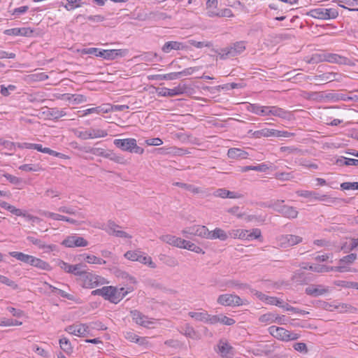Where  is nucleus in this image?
Returning <instances> with one entry per match:
<instances>
[{"label":"nucleus","mask_w":358,"mask_h":358,"mask_svg":"<svg viewBox=\"0 0 358 358\" xmlns=\"http://www.w3.org/2000/svg\"><path fill=\"white\" fill-rule=\"evenodd\" d=\"M245 50V41H238L222 48L218 55L221 59H227L241 54Z\"/></svg>","instance_id":"1"},{"label":"nucleus","mask_w":358,"mask_h":358,"mask_svg":"<svg viewBox=\"0 0 358 358\" xmlns=\"http://www.w3.org/2000/svg\"><path fill=\"white\" fill-rule=\"evenodd\" d=\"M114 145L122 151L140 155L143 154L144 152V149L137 145L135 138L115 139L114 141Z\"/></svg>","instance_id":"2"},{"label":"nucleus","mask_w":358,"mask_h":358,"mask_svg":"<svg viewBox=\"0 0 358 358\" xmlns=\"http://www.w3.org/2000/svg\"><path fill=\"white\" fill-rule=\"evenodd\" d=\"M268 332L275 338L282 341H295L299 338V334L291 332L282 327L271 326L268 328Z\"/></svg>","instance_id":"3"},{"label":"nucleus","mask_w":358,"mask_h":358,"mask_svg":"<svg viewBox=\"0 0 358 358\" xmlns=\"http://www.w3.org/2000/svg\"><path fill=\"white\" fill-rule=\"evenodd\" d=\"M307 15L320 20H331L335 19L338 15V12L336 8H317L311 9L307 13Z\"/></svg>","instance_id":"4"},{"label":"nucleus","mask_w":358,"mask_h":358,"mask_svg":"<svg viewBox=\"0 0 358 358\" xmlns=\"http://www.w3.org/2000/svg\"><path fill=\"white\" fill-rule=\"evenodd\" d=\"M83 281V286L87 288H93L104 283V278L90 272L83 271L80 275Z\"/></svg>","instance_id":"5"},{"label":"nucleus","mask_w":358,"mask_h":358,"mask_svg":"<svg viewBox=\"0 0 358 358\" xmlns=\"http://www.w3.org/2000/svg\"><path fill=\"white\" fill-rule=\"evenodd\" d=\"M217 302L224 306H239L244 304L243 300L238 295L224 294L218 296Z\"/></svg>","instance_id":"6"},{"label":"nucleus","mask_w":358,"mask_h":358,"mask_svg":"<svg viewBox=\"0 0 358 358\" xmlns=\"http://www.w3.org/2000/svg\"><path fill=\"white\" fill-rule=\"evenodd\" d=\"M124 257L131 261H137L144 264H148L152 268L156 267V264L152 261L151 257L143 255L141 251H127L124 254Z\"/></svg>","instance_id":"7"},{"label":"nucleus","mask_w":358,"mask_h":358,"mask_svg":"<svg viewBox=\"0 0 358 358\" xmlns=\"http://www.w3.org/2000/svg\"><path fill=\"white\" fill-rule=\"evenodd\" d=\"M182 234L187 238H189L190 236H196L205 238L209 234V230L203 225H194L185 228L182 231Z\"/></svg>","instance_id":"8"},{"label":"nucleus","mask_w":358,"mask_h":358,"mask_svg":"<svg viewBox=\"0 0 358 358\" xmlns=\"http://www.w3.org/2000/svg\"><path fill=\"white\" fill-rule=\"evenodd\" d=\"M20 147L27 149H34L38 150V152L46 153L50 155L57 157L62 159L68 158L66 155L60 152H57L53 150H51L49 148H43L42 145L41 144L24 143L22 145H21Z\"/></svg>","instance_id":"9"},{"label":"nucleus","mask_w":358,"mask_h":358,"mask_svg":"<svg viewBox=\"0 0 358 358\" xmlns=\"http://www.w3.org/2000/svg\"><path fill=\"white\" fill-rule=\"evenodd\" d=\"M189 87L186 84H179L177 87L173 89H169L166 87L161 88L158 94L162 96H175L183 94L187 92Z\"/></svg>","instance_id":"10"},{"label":"nucleus","mask_w":358,"mask_h":358,"mask_svg":"<svg viewBox=\"0 0 358 358\" xmlns=\"http://www.w3.org/2000/svg\"><path fill=\"white\" fill-rule=\"evenodd\" d=\"M302 241L303 238L301 236L292 234L281 235L278 238L279 245L284 248L297 245L301 243Z\"/></svg>","instance_id":"11"},{"label":"nucleus","mask_w":358,"mask_h":358,"mask_svg":"<svg viewBox=\"0 0 358 358\" xmlns=\"http://www.w3.org/2000/svg\"><path fill=\"white\" fill-rule=\"evenodd\" d=\"M62 245L67 248H79L88 245V241L84 238L76 234L67 236L63 241Z\"/></svg>","instance_id":"12"},{"label":"nucleus","mask_w":358,"mask_h":358,"mask_svg":"<svg viewBox=\"0 0 358 358\" xmlns=\"http://www.w3.org/2000/svg\"><path fill=\"white\" fill-rule=\"evenodd\" d=\"M129 53L127 49H117V50H102L99 52L97 57H102L108 60H113L117 57H125Z\"/></svg>","instance_id":"13"},{"label":"nucleus","mask_w":358,"mask_h":358,"mask_svg":"<svg viewBox=\"0 0 358 358\" xmlns=\"http://www.w3.org/2000/svg\"><path fill=\"white\" fill-rule=\"evenodd\" d=\"M341 74L338 73H334V72H327L324 73L320 75H315L313 76H307L305 78V80H313L315 81H321L324 83H329L331 81H340L341 79Z\"/></svg>","instance_id":"14"},{"label":"nucleus","mask_w":358,"mask_h":358,"mask_svg":"<svg viewBox=\"0 0 358 358\" xmlns=\"http://www.w3.org/2000/svg\"><path fill=\"white\" fill-rule=\"evenodd\" d=\"M65 331L80 337H85L90 333L88 325L82 323L69 325L65 328Z\"/></svg>","instance_id":"15"},{"label":"nucleus","mask_w":358,"mask_h":358,"mask_svg":"<svg viewBox=\"0 0 358 358\" xmlns=\"http://www.w3.org/2000/svg\"><path fill=\"white\" fill-rule=\"evenodd\" d=\"M298 195L305 198H313L320 201H325L328 203H333L336 201V199L330 197L325 194H320L317 192L313 191H300L297 192Z\"/></svg>","instance_id":"16"},{"label":"nucleus","mask_w":358,"mask_h":358,"mask_svg":"<svg viewBox=\"0 0 358 358\" xmlns=\"http://www.w3.org/2000/svg\"><path fill=\"white\" fill-rule=\"evenodd\" d=\"M57 266L62 270L65 271L66 273H73L76 275H81L83 273L82 268L84 266L81 264L71 265L68 263L59 259L57 262Z\"/></svg>","instance_id":"17"},{"label":"nucleus","mask_w":358,"mask_h":358,"mask_svg":"<svg viewBox=\"0 0 358 358\" xmlns=\"http://www.w3.org/2000/svg\"><path fill=\"white\" fill-rule=\"evenodd\" d=\"M105 294H103V299L109 301L110 302L117 304L120 301V297L117 294V288L113 286H105Z\"/></svg>","instance_id":"18"},{"label":"nucleus","mask_w":358,"mask_h":358,"mask_svg":"<svg viewBox=\"0 0 358 358\" xmlns=\"http://www.w3.org/2000/svg\"><path fill=\"white\" fill-rule=\"evenodd\" d=\"M130 313L133 320L139 325L145 327H149V325L152 324V322L149 320L148 316L144 315L137 310H131Z\"/></svg>","instance_id":"19"},{"label":"nucleus","mask_w":358,"mask_h":358,"mask_svg":"<svg viewBox=\"0 0 358 358\" xmlns=\"http://www.w3.org/2000/svg\"><path fill=\"white\" fill-rule=\"evenodd\" d=\"M325 62L338 64L348 65L350 62V59L335 53H324Z\"/></svg>","instance_id":"20"},{"label":"nucleus","mask_w":358,"mask_h":358,"mask_svg":"<svg viewBox=\"0 0 358 358\" xmlns=\"http://www.w3.org/2000/svg\"><path fill=\"white\" fill-rule=\"evenodd\" d=\"M187 48L186 45L181 42L171 41L164 44L162 50L164 53H169L171 50H187Z\"/></svg>","instance_id":"21"},{"label":"nucleus","mask_w":358,"mask_h":358,"mask_svg":"<svg viewBox=\"0 0 358 358\" xmlns=\"http://www.w3.org/2000/svg\"><path fill=\"white\" fill-rule=\"evenodd\" d=\"M33 32L34 31L29 27H22L6 29L3 34L8 36H30Z\"/></svg>","instance_id":"22"},{"label":"nucleus","mask_w":358,"mask_h":358,"mask_svg":"<svg viewBox=\"0 0 358 358\" xmlns=\"http://www.w3.org/2000/svg\"><path fill=\"white\" fill-rule=\"evenodd\" d=\"M275 350L274 345H259L252 350V354L255 356H268Z\"/></svg>","instance_id":"23"},{"label":"nucleus","mask_w":358,"mask_h":358,"mask_svg":"<svg viewBox=\"0 0 358 358\" xmlns=\"http://www.w3.org/2000/svg\"><path fill=\"white\" fill-rule=\"evenodd\" d=\"M43 114L48 119L57 120L65 116L66 113L64 110H59L57 108H47L43 112Z\"/></svg>","instance_id":"24"},{"label":"nucleus","mask_w":358,"mask_h":358,"mask_svg":"<svg viewBox=\"0 0 358 358\" xmlns=\"http://www.w3.org/2000/svg\"><path fill=\"white\" fill-rule=\"evenodd\" d=\"M305 292L308 295L316 297L327 293L328 289L324 288L321 285L317 286L311 285L306 288Z\"/></svg>","instance_id":"25"},{"label":"nucleus","mask_w":358,"mask_h":358,"mask_svg":"<svg viewBox=\"0 0 358 358\" xmlns=\"http://www.w3.org/2000/svg\"><path fill=\"white\" fill-rule=\"evenodd\" d=\"M210 324H215L217 323H222L225 325L231 326L235 324L236 321L231 317H228L222 314L212 315L210 319Z\"/></svg>","instance_id":"26"},{"label":"nucleus","mask_w":358,"mask_h":358,"mask_svg":"<svg viewBox=\"0 0 358 358\" xmlns=\"http://www.w3.org/2000/svg\"><path fill=\"white\" fill-rule=\"evenodd\" d=\"M229 236L227 232L220 229L215 228L213 231H209V234H208L205 238L207 239H220V241H226L228 238Z\"/></svg>","instance_id":"27"},{"label":"nucleus","mask_w":358,"mask_h":358,"mask_svg":"<svg viewBox=\"0 0 358 358\" xmlns=\"http://www.w3.org/2000/svg\"><path fill=\"white\" fill-rule=\"evenodd\" d=\"M189 315L196 321L210 324L211 315L206 311L203 312H189Z\"/></svg>","instance_id":"28"},{"label":"nucleus","mask_w":358,"mask_h":358,"mask_svg":"<svg viewBox=\"0 0 358 358\" xmlns=\"http://www.w3.org/2000/svg\"><path fill=\"white\" fill-rule=\"evenodd\" d=\"M219 352L222 357L231 358L233 355V348L227 343L220 342L218 345Z\"/></svg>","instance_id":"29"},{"label":"nucleus","mask_w":358,"mask_h":358,"mask_svg":"<svg viewBox=\"0 0 358 358\" xmlns=\"http://www.w3.org/2000/svg\"><path fill=\"white\" fill-rule=\"evenodd\" d=\"M227 156L231 159H247L248 153L240 148H232L228 150Z\"/></svg>","instance_id":"30"},{"label":"nucleus","mask_w":358,"mask_h":358,"mask_svg":"<svg viewBox=\"0 0 358 358\" xmlns=\"http://www.w3.org/2000/svg\"><path fill=\"white\" fill-rule=\"evenodd\" d=\"M331 307H334V309L338 310L341 313H357L358 310L357 308L351 306L348 303H338L337 305H330Z\"/></svg>","instance_id":"31"},{"label":"nucleus","mask_w":358,"mask_h":358,"mask_svg":"<svg viewBox=\"0 0 358 358\" xmlns=\"http://www.w3.org/2000/svg\"><path fill=\"white\" fill-rule=\"evenodd\" d=\"M29 264L45 271L51 270V266L48 262L34 256L31 257Z\"/></svg>","instance_id":"32"},{"label":"nucleus","mask_w":358,"mask_h":358,"mask_svg":"<svg viewBox=\"0 0 358 358\" xmlns=\"http://www.w3.org/2000/svg\"><path fill=\"white\" fill-rule=\"evenodd\" d=\"M173 185L185 189L194 194L205 193V191L203 189H201L200 187H195L191 184L176 182L173 183Z\"/></svg>","instance_id":"33"},{"label":"nucleus","mask_w":358,"mask_h":358,"mask_svg":"<svg viewBox=\"0 0 358 358\" xmlns=\"http://www.w3.org/2000/svg\"><path fill=\"white\" fill-rule=\"evenodd\" d=\"M283 217L288 219H294L298 216V211L296 208L285 205L280 213Z\"/></svg>","instance_id":"34"},{"label":"nucleus","mask_w":358,"mask_h":358,"mask_svg":"<svg viewBox=\"0 0 358 358\" xmlns=\"http://www.w3.org/2000/svg\"><path fill=\"white\" fill-rule=\"evenodd\" d=\"M271 115L278 117L282 119H289L290 115L289 113L284 110L283 108L278 106H271Z\"/></svg>","instance_id":"35"},{"label":"nucleus","mask_w":358,"mask_h":358,"mask_svg":"<svg viewBox=\"0 0 358 358\" xmlns=\"http://www.w3.org/2000/svg\"><path fill=\"white\" fill-rule=\"evenodd\" d=\"M126 339L131 342L138 343L139 345H144L145 343V338H140L133 331H127L124 334Z\"/></svg>","instance_id":"36"},{"label":"nucleus","mask_w":358,"mask_h":358,"mask_svg":"<svg viewBox=\"0 0 358 358\" xmlns=\"http://www.w3.org/2000/svg\"><path fill=\"white\" fill-rule=\"evenodd\" d=\"M336 164L338 166H358V159L341 157L336 160Z\"/></svg>","instance_id":"37"},{"label":"nucleus","mask_w":358,"mask_h":358,"mask_svg":"<svg viewBox=\"0 0 358 358\" xmlns=\"http://www.w3.org/2000/svg\"><path fill=\"white\" fill-rule=\"evenodd\" d=\"M274 134H277L275 131V129H263L261 130L255 131L253 132L252 135L255 138H261L264 137H269L274 136Z\"/></svg>","instance_id":"38"},{"label":"nucleus","mask_w":358,"mask_h":358,"mask_svg":"<svg viewBox=\"0 0 358 358\" xmlns=\"http://www.w3.org/2000/svg\"><path fill=\"white\" fill-rule=\"evenodd\" d=\"M88 134H89L90 139L105 137L108 135V133L106 131L100 129H95V128L89 129Z\"/></svg>","instance_id":"39"},{"label":"nucleus","mask_w":358,"mask_h":358,"mask_svg":"<svg viewBox=\"0 0 358 358\" xmlns=\"http://www.w3.org/2000/svg\"><path fill=\"white\" fill-rule=\"evenodd\" d=\"M59 343L61 349L66 354L70 355L73 352V348L68 338L63 337L59 339Z\"/></svg>","instance_id":"40"},{"label":"nucleus","mask_w":358,"mask_h":358,"mask_svg":"<svg viewBox=\"0 0 358 358\" xmlns=\"http://www.w3.org/2000/svg\"><path fill=\"white\" fill-rule=\"evenodd\" d=\"M9 255L17 259L19 261H21L24 263L29 264V260L31 259V255L24 254L21 252H10Z\"/></svg>","instance_id":"41"},{"label":"nucleus","mask_w":358,"mask_h":358,"mask_svg":"<svg viewBox=\"0 0 358 358\" xmlns=\"http://www.w3.org/2000/svg\"><path fill=\"white\" fill-rule=\"evenodd\" d=\"M106 158L121 164H124L126 163V160L122 156L116 155L112 150L107 151Z\"/></svg>","instance_id":"42"},{"label":"nucleus","mask_w":358,"mask_h":358,"mask_svg":"<svg viewBox=\"0 0 358 358\" xmlns=\"http://www.w3.org/2000/svg\"><path fill=\"white\" fill-rule=\"evenodd\" d=\"M82 256L84 257L85 261L89 264H105L106 263L104 259L94 255H83Z\"/></svg>","instance_id":"43"},{"label":"nucleus","mask_w":358,"mask_h":358,"mask_svg":"<svg viewBox=\"0 0 358 358\" xmlns=\"http://www.w3.org/2000/svg\"><path fill=\"white\" fill-rule=\"evenodd\" d=\"M153 79L157 80H173L178 78V72H172L164 75H155L152 76Z\"/></svg>","instance_id":"44"},{"label":"nucleus","mask_w":358,"mask_h":358,"mask_svg":"<svg viewBox=\"0 0 358 358\" xmlns=\"http://www.w3.org/2000/svg\"><path fill=\"white\" fill-rule=\"evenodd\" d=\"M208 15L209 17H231L232 16V11L229 8H224L220 12H215L214 10H208Z\"/></svg>","instance_id":"45"},{"label":"nucleus","mask_w":358,"mask_h":358,"mask_svg":"<svg viewBox=\"0 0 358 358\" xmlns=\"http://www.w3.org/2000/svg\"><path fill=\"white\" fill-rule=\"evenodd\" d=\"M276 320V314L273 313H268L261 315L259 321L262 323H273Z\"/></svg>","instance_id":"46"},{"label":"nucleus","mask_w":358,"mask_h":358,"mask_svg":"<svg viewBox=\"0 0 358 358\" xmlns=\"http://www.w3.org/2000/svg\"><path fill=\"white\" fill-rule=\"evenodd\" d=\"M289 30V29H286L285 31L277 34L274 38L275 40L277 42L291 40L292 38H294V36L288 32Z\"/></svg>","instance_id":"47"},{"label":"nucleus","mask_w":358,"mask_h":358,"mask_svg":"<svg viewBox=\"0 0 358 358\" xmlns=\"http://www.w3.org/2000/svg\"><path fill=\"white\" fill-rule=\"evenodd\" d=\"M325 55L324 53L321 54H313L309 59L306 60V62L308 64H318L320 62H325Z\"/></svg>","instance_id":"48"},{"label":"nucleus","mask_w":358,"mask_h":358,"mask_svg":"<svg viewBox=\"0 0 358 358\" xmlns=\"http://www.w3.org/2000/svg\"><path fill=\"white\" fill-rule=\"evenodd\" d=\"M160 259L162 261H163V262L166 265L171 266V267H175V266H178V264H179L178 260L175 257H173L162 255L160 257Z\"/></svg>","instance_id":"49"},{"label":"nucleus","mask_w":358,"mask_h":358,"mask_svg":"<svg viewBox=\"0 0 358 358\" xmlns=\"http://www.w3.org/2000/svg\"><path fill=\"white\" fill-rule=\"evenodd\" d=\"M183 248L187 249L190 251H192V252H194L196 253H199H199H201V254L205 253V252L203 250V249L201 248H200L199 246H197L196 245H195L194 243H193L189 241H186L185 245V246H183Z\"/></svg>","instance_id":"50"},{"label":"nucleus","mask_w":358,"mask_h":358,"mask_svg":"<svg viewBox=\"0 0 358 358\" xmlns=\"http://www.w3.org/2000/svg\"><path fill=\"white\" fill-rule=\"evenodd\" d=\"M27 239L34 245L38 246L40 249L51 248L50 245H47L41 239H38L34 236H27Z\"/></svg>","instance_id":"51"},{"label":"nucleus","mask_w":358,"mask_h":358,"mask_svg":"<svg viewBox=\"0 0 358 358\" xmlns=\"http://www.w3.org/2000/svg\"><path fill=\"white\" fill-rule=\"evenodd\" d=\"M19 169L26 172H36L42 170V168L38 164H22L19 166Z\"/></svg>","instance_id":"52"},{"label":"nucleus","mask_w":358,"mask_h":358,"mask_svg":"<svg viewBox=\"0 0 358 358\" xmlns=\"http://www.w3.org/2000/svg\"><path fill=\"white\" fill-rule=\"evenodd\" d=\"M22 324V322H20L17 320L14 319H7V318H1L0 319V326H20Z\"/></svg>","instance_id":"53"},{"label":"nucleus","mask_w":358,"mask_h":358,"mask_svg":"<svg viewBox=\"0 0 358 358\" xmlns=\"http://www.w3.org/2000/svg\"><path fill=\"white\" fill-rule=\"evenodd\" d=\"M58 210L61 213L69 214V215H77L78 217L84 218L85 216L83 213H76L73 208L67 207V206H61L58 208Z\"/></svg>","instance_id":"54"},{"label":"nucleus","mask_w":358,"mask_h":358,"mask_svg":"<svg viewBox=\"0 0 358 358\" xmlns=\"http://www.w3.org/2000/svg\"><path fill=\"white\" fill-rule=\"evenodd\" d=\"M303 97L309 100H318L323 98V95L321 92H304Z\"/></svg>","instance_id":"55"},{"label":"nucleus","mask_w":358,"mask_h":358,"mask_svg":"<svg viewBox=\"0 0 358 358\" xmlns=\"http://www.w3.org/2000/svg\"><path fill=\"white\" fill-rule=\"evenodd\" d=\"M188 43L197 48H202L203 47L210 48L213 45L212 43L209 41H196L194 40H189Z\"/></svg>","instance_id":"56"},{"label":"nucleus","mask_w":358,"mask_h":358,"mask_svg":"<svg viewBox=\"0 0 358 358\" xmlns=\"http://www.w3.org/2000/svg\"><path fill=\"white\" fill-rule=\"evenodd\" d=\"M87 153H91L94 155L101 156L106 158L107 151L99 148H91L86 150Z\"/></svg>","instance_id":"57"},{"label":"nucleus","mask_w":358,"mask_h":358,"mask_svg":"<svg viewBox=\"0 0 358 358\" xmlns=\"http://www.w3.org/2000/svg\"><path fill=\"white\" fill-rule=\"evenodd\" d=\"M82 0H66L67 3L64 5L66 10H71L80 6V2Z\"/></svg>","instance_id":"58"},{"label":"nucleus","mask_w":358,"mask_h":358,"mask_svg":"<svg viewBox=\"0 0 358 358\" xmlns=\"http://www.w3.org/2000/svg\"><path fill=\"white\" fill-rule=\"evenodd\" d=\"M301 268L303 269H308L317 273H322V265H309L307 263H303Z\"/></svg>","instance_id":"59"},{"label":"nucleus","mask_w":358,"mask_h":358,"mask_svg":"<svg viewBox=\"0 0 358 358\" xmlns=\"http://www.w3.org/2000/svg\"><path fill=\"white\" fill-rule=\"evenodd\" d=\"M284 202V200H272V209L279 213H281V210L285 206V205H283Z\"/></svg>","instance_id":"60"},{"label":"nucleus","mask_w":358,"mask_h":358,"mask_svg":"<svg viewBox=\"0 0 358 358\" xmlns=\"http://www.w3.org/2000/svg\"><path fill=\"white\" fill-rule=\"evenodd\" d=\"M341 187L345 190L358 189V182H345L341 183Z\"/></svg>","instance_id":"61"},{"label":"nucleus","mask_w":358,"mask_h":358,"mask_svg":"<svg viewBox=\"0 0 358 358\" xmlns=\"http://www.w3.org/2000/svg\"><path fill=\"white\" fill-rule=\"evenodd\" d=\"M304 275V272L295 273L293 276V280H294L296 282H299L300 284H307L308 281H310V279L303 278Z\"/></svg>","instance_id":"62"},{"label":"nucleus","mask_w":358,"mask_h":358,"mask_svg":"<svg viewBox=\"0 0 358 358\" xmlns=\"http://www.w3.org/2000/svg\"><path fill=\"white\" fill-rule=\"evenodd\" d=\"M262 106L258 104H252L250 103L247 106V110L255 113V115H260L261 113Z\"/></svg>","instance_id":"63"},{"label":"nucleus","mask_w":358,"mask_h":358,"mask_svg":"<svg viewBox=\"0 0 358 358\" xmlns=\"http://www.w3.org/2000/svg\"><path fill=\"white\" fill-rule=\"evenodd\" d=\"M0 282L3 284H5L9 287H13V289L17 288V285L13 280H10L8 278L0 275Z\"/></svg>","instance_id":"64"}]
</instances>
